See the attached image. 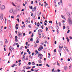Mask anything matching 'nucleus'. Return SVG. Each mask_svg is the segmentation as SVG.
<instances>
[{
  "label": "nucleus",
  "mask_w": 72,
  "mask_h": 72,
  "mask_svg": "<svg viewBox=\"0 0 72 72\" xmlns=\"http://www.w3.org/2000/svg\"><path fill=\"white\" fill-rule=\"evenodd\" d=\"M16 9L17 10H19H19H21V7L19 6H17L16 8Z\"/></svg>",
  "instance_id": "20e7f679"
},
{
  "label": "nucleus",
  "mask_w": 72,
  "mask_h": 72,
  "mask_svg": "<svg viewBox=\"0 0 72 72\" xmlns=\"http://www.w3.org/2000/svg\"><path fill=\"white\" fill-rule=\"evenodd\" d=\"M35 53L36 54H37V53H38V51H37V50H36L35 51Z\"/></svg>",
  "instance_id": "ea45409f"
},
{
  "label": "nucleus",
  "mask_w": 72,
  "mask_h": 72,
  "mask_svg": "<svg viewBox=\"0 0 72 72\" xmlns=\"http://www.w3.org/2000/svg\"><path fill=\"white\" fill-rule=\"evenodd\" d=\"M15 41H16V42H17V41H18V39H15Z\"/></svg>",
  "instance_id": "58836bf2"
},
{
  "label": "nucleus",
  "mask_w": 72,
  "mask_h": 72,
  "mask_svg": "<svg viewBox=\"0 0 72 72\" xmlns=\"http://www.w3.org/2000/svg\"><path fill=\"white\" fill-rule=\"evenodd\" d=\"M54 69H53L51 71L52 72H54Z\"/></svg>",
  "instance_id": "49530a36"
},
{
  "label": "nucleus",
  "mask_w": 72,
  "mask_h": 72,
  "mask_svg": "<svg viewBox=\"0 0 72 72\" xmlns=\"http://www.w3.org/2000/svg\"><path fill=\"white\" fill-rule=\"evenodd\" d=\"M37 29H38V28L36 27V26L35 28V30H37Z\"/></svg>",
  "instance_id": "864d4df0"
},
{
  "label": "nucleus",
  "mask_w": 72,
  "mask_h": 72,
  "mask_svg": "<svg viewBox=\"0 0 72 72\" xmlns=\"http://www.w3.org/2000/svg\"><path fill=\"white\" fill-rule=\"evenodd\" d=\"M66 28V26H63V29H65Z\"/></svg>",
  "instance_id": "c85d7f7f"
},
{
  "label": "nucleus",
  "mask_w": 72,
  "mask_h": 72,
  "mask_svg": "<svg viewBox=\"0 0 72 72\" xmlns=\"http://www.w3.org/2000/svg\"><path fill=\"white\" fill-rule=\"evenodd\" d=\"M67 40L68 41V42H69V39H67Z\"/></svg>",
  "instance_id": "8fccbe9b"
},
{
  "label": "nucleus",
  "mask_w": 72,
  "mask_h": 72,
  "mask_svg": "<svg viewBox=\"0 0 72 72\" xmlns=\"http://www.w3.org/2000/svg\"><path fill=\"white\" fill-rule=\"evenodd\" d=\"M11 18H13V19H14V16H11Z\"/></svg>",
  "instance_id": "680f3d73"
},
{
  "label": "nucleus",
  "mask_w": 72,
  "mask_h": 72,
  "mask_svg": "<svg viewBox=\"0 0 72 72\" xmlns=\"http://www.w3.org/2000/svg\"><path fill=\"white\" fill-rule=\"evenodd\" d=\"M38 50L39 51H40L41 50V49L40 48H39L38 49Z\"/></svg>",
  "instance_id": "6e6d98bb"
},
{
  "label": "nucleus",
  "mask_w": 72,
  "mask_h": 72,
  "mask_svg": "<svg viewBox=\"0 0 72 72\" xmlns=\"http://www.w3.org/2000/svg\"><path fill=\"white\" fill-rule=\"evenodd\" d=\"M11 49H12V50H13V49H14V48H13V47H11Z\"/></svg>",
  "instance_id": "603ef678"
},
{
  "label": "nucleus",
  "mask_w": 72,
  "mask_h": 72,
  "mask_svg": "<svg viewBox=\"0 0 72 72\" xmlns=\"http://www.w3.org/2000/svg\"><path fill=\"white\" fill-rule=\"evenodd\" d=\"M30 40L32 41H33V38H31Z\"/></svg>",
  "instance_id": "de8ad7c7"
},
{
  "label": "nucleus",
  "mask_w": 72,
  "mask_h": 72,
  "mask_svg": "<svg viewBox=\"0 0 72 72\" xmlns=\"http://www.w3.org/2000/svg\"><path fill=\"white\" fill-rule=\"evenodd\" d=\"M59 30H58V29H57V34H58V33H59Z\"/></svg>",
  "instance_id": "4be33fe9"
},
{
  "label": "nucleus",
  "mask_w": 72,
  "mask_h": 72,
  "mask_svg": "<svg viewBox=\"0 0 72 72\" xmlns=\"http://www.w3.org/2000/svg\"><path fill=\"white\" fill-rule=\"evenodd\" d=\"M33 19H34V20H35L36 19V18H35V16H34V17H33Z\"/></svg>",
  "instance_id": "c756f323"
},
{
  "label": "nucleus",
  "mask_w": 72,
  "mask_h": 72,
  "mask_svg": "<svg viewBox=\"0 0 72 72\" xmlns=\"http://www.w3.org/2000/svg\"><path fill=\"white\" fill-rule=\"evenodd\" d=\"M16 66V65L15 64H13L12 65V66H11L13 68L14 67V66Z\"/></svg>",
  "instance_id": "dca6fc26"
},
{
  "label": "nucleus",
  "mask_w": 72,
  "mask_h": 72,
  "mask_svg": "<svg viewBox=\"0 0 72 72\" xmlns=\"http://www.w3.org/2000/svg\"><path fill=\"white\" fill-rule=\"evenodd\" d=\"M59 48L60 50H62V49H61L62 48V47H61V46H59Z\"/></svg>",
  "instance_id": "bb28decb"
},
{
  "label": "nucleus",
  "mask_w": 72,
  "mask_h": 72,
  "mask_svg": "<svg viewBox=\"0 0 72 72\" xmlns=\"http://www.w3.org/2000/svg\"><path fill=\"white\" fill-rule=\"evenodd\" d=\"M28 27L29 28H32L31 26H30V25H29Z\"/></svg>",
  "instance_id": "c9c22d12"
},
{
  "label": "nucleus",
  "mask_w": 72,
  "mask_h": 72,
  "mask_svg": "<svg viewBox=\"0 0 72 72\" xmlns=\"http://www.w3.org/2000/svg\"><path fill=\"white\" fill-rule=\"evenodd\" d=\"M25 22L26 24H27V23H28V19H26Z\"/></svg>",
  "instance_id": "4468645a"
},
{
  "label": "nucleus",
  "mask_w": 72,
  "mask_h": 72,
  "mask_svg": "<svg viewBox=\"0 0 72 72\" xmlns=\"http://www.w3.org/2000/svg\"><path fill=\"white\" fill-rule=\"evenodd\" d=\"M68 61L69 62V61H70V59L69 58H68Z\"/></svg>",
  "instance_id": "052dcab7"
},
{
  "label": "nucleus",
  "mask_w": 72,
  "mask_h": 72,
  "mask_svg": "<svg viewBox=\"0 0 72 72\" xmlns=\"http://www.w3.org/2000/svg\"><path fill=\"white\" fill-rule=\"evenodd\" d=\"M64 48L65 49H67V47H66V46H64Z\"/></svg>",
  "instance_id": "c03bdc74"
},
{
  "label": "nucleus",
  "mask_w": 72,
  "mask_h": 72,
  "mask_svg": "<svg viewBox=\"0 0 72 72\" xmlns=\"http://www.w3.org/2000/svg\"><path fill=\"white\" fill-rule=\"evenodd\" d=\"M72 66V65H71V64L70 65V66H69V69H70V68H71V67Z\"/></svg>",
  "instance_id": "72a5a7b5"
},
{
  "label": "nucleus",
  "mask_w": 72,
  "mask_h": 72,
  "mask_svg": "<svg viewBox=\"0 0 72 72\" xmlns=\"http://www.w3.org/2000/svg\"><path fill=\"white\" fill-rule=\"evenodd\" d=\"M38 62H39L40 63H42V62L41 61V60H39L38 61Z\"/></svg>",
  "instance_id": "f3484780"
},
{
  "label": "nucleus",
  "mask_w": 72,
  "mask_h": 72,
  "mask_svg": "<svg viewBox=\"0 0 72 72\" xmlns=\"http://www.w3.org/2000/svg\"><path fill=\"white\" fill-rule=\"evenodd\" d=\"M58 24H59V26H61V23H60V22H58Z\"/></svg>",
  "instance_id": "393cba45"
},
{
  "label": "nucleus",
  "mask_w": 72,
  "mask_h": 72,
  "mask_svg": "<svg viewBox=\"0 0 72 72\" xmlns=\"http://www.w3.org/2000/svg\"><path fill=\"white\" fill-rule=\"evenodd\" d=\"M32 65H35V63L33 62L32 63Z\"/></svg>",
  "instance_id": "aec40b11"
},
{
  "label": "nucleus",
  "mask_w": 72,
  "mask_h": 72,
  "mask_svg": "<svg viewBox=\"0 0 72 72\" xmlns=\"http://www.w3.org/2000/svg\"><path fill=\"white\" fill-rule=\"evenodd\" d=\"M68 5H69V6H71V4L70 3H69Z\"/></svg>",
  "instance_id": "473e14b6"
},
{
  "label": "nucleus",
  "mask_w": 72,
  "mask_h": 72,
  "mask_svg": "<svg viewBox=\"0 0 72 72\" xmlns=\"http://www.w3.org/2000/svg\"><path fill=\"white\" fill-rule=\"evenodd\" d=\"M67 15L69 16V17H70L71 16V14L70 13H69L68 12L67 13Z\"/></svg>",
  "instance_id": "9b49d317"
},
{
  "label": "nucleus",
  "mask_w": 72,
  "mask_h": 72,
  "mask_svg": "<svg viewBox=\"0 0 72 72\" xmlns=\"http://www.w3.org/2000/svg\"><path fill=\"white\" fill-rule=\"evenodd\" d=\"M70 31V30H68V31L67 32V33H69V32Z\"/></svg>",
  "instance_id": "e433bc0d"
},
{
  "label": "nucleus",
  "mask_w": 72,
  "mask_h": 72,
  "mask_svg": "<svg viewBox=\"0 0 72 72\" xmlns=\"http://www.w3.org/2000/svg\"><path fill=\"white\" fill-rule=\"evenodd\" d=\"M46 31H48V28L47 27H46Z\"/></svg>",
  "instance_id": "412c9836"
},
{
  "label": "nucleus",
  "mask_w": 72,
  "mask_h": 72,
  "mask_svg": "<svg viewBox=\"0 0 72 72\" xmlns=\"http://www.w3.org/2000/svg\"><path fill=\"white\" fill-rule=\"evenodd\" d=\"M12 5H13L14 6H16L15 5V4H14L13 3H12Z\"/></svg>",
  "instance_id": "a18cd8bd"
},
{
  "label": "nucleus",
  "mask_w": 72,
  "mask_h": 72,
  "mask_svg": "<svg viewBox=\"0 0 72 72\" xmlns=\"http://www.w3.org/2000/svg\"><path fill=\"white\" fill-rule=\"evenodd\" d=\"M54 53H55V52H56V49H55L54 50Z\"/></svg>",
  "instance_id": "bf43d9fd"
},
{
  "label": "nucleus",
  "mask_w": 72,
  "mask_h": 72,
  "mask_svg": "<svg viewBox=\"0 0 72 72\" xmlns=\"http://www.w3.org/2000/svg\"><path fill=\"white\" fill-rule=\"evenodd\" d=\"M44 23L45 26H46V25H47V24L46 23V22H44Z\"/></svg>",
  "instance_id": "37998d69"
},
{
  "label": "nucleus",
  "mask_w": 72,
  "mask_h": 72,
  "mask_svg": "<svg viewBox=\"0 0 72 72\" xmlns=\"http://www.w3.org/2000/svg\"><path fill=\"white\" fill-rule=\"evenodd\" d=\"M38 32L39 33L42 32V30H41V29H39V30H38Z\"/></svg>",
  "instance_id": "0eeeda50"
},
{
  "label": "nucleus",
  "mask_w": 72,
  "mask_h": 72,
  "mask_svg": "<svg viewBox=\"0 0 72 72\" xmlns=\"http://www.w3.org/2000/svg\"><path fill=\"white\" fill-rule=\"evenodd\" d=\"M42 64H39V66H42Z\"/></svg>",
  "instance_id": "69168bd1"
},
{
  "label": "nucleus",
  "mask_w": 72,
  "mask_h": 72,
  "mask_svg": "<svg viewBox=\"0 0 72 72\" xmlns=\"http://www.w3.org/2000/svg\"><path fill=\"white\" fill-rule=\"evenodd\" d=\"M17 20L18 21V22H19V19H17Z\"/></svg>",
  "instance_id": "cd10ccee"
},
{
  "label": "nucleus",
  "mask_w": 72,
  "mask_h": 72,
  "mask_svg": "<svg viewBox=\"0 0 72 72\" xmlns=\"http://www.w3.org/2000/svg\"><path fill=\"white\" fill-rule=\"evenodd\" d=\"M37 40H39V38L37 37Z\"/></svg>",
  "instance_id": "774afa93"
},
{
  "label": "nucleus",
  "mask_w": 72,
  "mask_h": 72,
  "mask_svg": "<svg viewBox=\"0 0 72 72\" xmlns=\"http://www.w3.org/2000/svg\"><path fill=\"white\" fill-rule=\"evenodd\" d=\"M1 32H3V29H1Z\"/></svg>",
  "instance_id": "79ce46f5"
},
{
  "label": "nucleus",
  "mask_w": 72,
  "mask_h": 72,
  "mask_svg": "<svg viewBox=\"0 0 72 72\" xmlns=\"http://www.w3.org/2000/svg\"><path fill=\"white\" fill-rule=\"evenodd\" d=\"M28 64H29V65H31V62H28Z\"/></svg>",
  "instance_id": "13d9d810"
},
{
  "label": "nucleus",
  "mask_w": 72,
  "mask_h": 72,
  "mask_svg": "<svg viewBox=\"0 0 72 72\" xmlns=\"http://www.w3.org/2000/svg\"><path fill=\"white\" fill-rule=\"evenodd\" d=\"M27 44H28V42H26V45H27Z\"/></svg>",
  "instance_id": "5fc2aeb1"
},
{
  "label": "nucleus",
  "mask_w": 72,
  "mask_h": 72,
  "mask_svg": "<svg viewBox=\"0 0 72 72\" xmlns=\"http://www.w3.org/2000/svg\"><path fill=\"white\" fill-rule=\"evenodd\" d=\"M31 68V67L28 66L27 68H26V69H30Z\"/></svg>",
  "instance_id": "2eb2a0df"
},
{
  "label": "nucleus",
  "mask_w": 72,
  "mask_h": 72,
  "mask_svg": "<svg viewBox=\"0 0 72 72\" xmlns=\"http://www.w3.org/2000/svg\"><path fill=\"white\" fill-rule=\"evenodd\" d=\"M62 18H63V19H64V18H64V16H62Z\"/></svg>",
  "instance_id": "0e129e2a"
},
{
  "label": "nucleus",
  "mask_w": 72,
  "mask_h": 72,
  "mask_svg": "<svg viewBox=\"0 0 72 72\" xmlns=\"http://www.w3.org/2000/svg\"><path fill=\"white\" fill-rule=\"evenodd\" d=\"M5 6L4 5H2L1 6V10L4 9H5Z\"/></svg>",
  "instance_id": "7ed1b4c3"
},
{
  "label": "nucleus",
  "mask_w": 72,
  "mask_h": 72,
  "mask_svg": "<svg viewBox=\"0 0 72 72\" xmlns=\"http://www.w3.org/2000/svg\"><path fill=\"white\" fill-rule=\"evenodd\" d=\"M22 35V33H19L18 34V36L19 37H21V36Z\"/></svg>",
  "instance_id": "9d476101"
},
{
  "label": "nucleus",
  "mask_w": 72,
  "mask_h": 72,
  "mask_svg": "<svg viewBox=\"0 0 72 72\" xmlns=\"http://www.w3.org/2000/svg\"><path fill=\"white\" fill-rule=\"evenodd\" d=\"M13 12V10L12 9H10L9 10V12L10 13H12Z\"/></svg>",
  "instance_id": "39448f33"
},
{
  "label": "nucleus",
  "mask_w": 72,
  "mask_h": 72,
  "mask_svg": "<svg viewBox=\"0 0 72 72\" xmlns=\"http://www.w3.org/2000/svg\"><path fill=\"white\" fill-rule=\"evenodd\" d=\"M22 48H23V46H22L20 48V50H21Z\"/></svg>",
  "instance_id": "5701e85b"
},
{
  "label": "nucleus",
  "mask_w": 72,
  "mask_h": 72,
  "mask_svg": "<svg viewBox=\"0 0 72 72\" xmlns=\"http://www.w3.org/2000/svg\"><path fill=\"white\" fill-rule=\"evenodd\" d=\"M49 23H51V24L53 23V22L51 21H49Z\"/></svg>",
  "instance_id": "a211bd4d"
},
{
  "label": "nucleus",
  "mask_w": 72,
  "mask_h": 72,
  "mask_svg": "<svg viewBox=\"0 0 72 72\" xmlns=\"http://www.w3.org/2000/svg\"><path fill=\"white\" fill-rule=\"evenodd\" d=\"M54 3H55V4H56V0H54Z\"/></svg>",
  "instance_id": "09e8293b"
},
{
  "label": "nucleus",
  "mask_w": 72,
  "mask_h": 72,
  "mask_svg": "<svg viewBox=\"0 0 72 72\" xmlns=\"http://www.w3.org/2000/svg\"><path fill=\"white\" fill-rule=\"evenodd\" d=\"M39 26H41V24H40V23L39 22H38L37 23V26L38 27H39Z\"/></svg>",
  "instance_id": "1a4fd4ad"
},
{
  "label": "nucleus",
  "mask_w": 72,
  "mask_h": 72,
  "mask_svg": "<svg viewBox=\"0 0 72 72\" xmlns=\"http://www.w3.org/2000/svg\"><path fill=\"white\" fill-rule=\"evenodd\" d=\"M57 72H60V70H59V69H58L57 70Z\"/></svg>",
  "instance_id": "4c0bfd02"
},
{
  "label": "nucleus",
  "mask_w": 72,
  "mask_h": 72,
  "mask_svg": "<svg viewBox=\"0 0 72 72\" xmlns=\"http://www.w3.org/2000/svg\"><path fill=\"white\" fill-rule=\"evenodd\" d=\"M3 19V14L1 13L0 15V19L1 20Z\"/></svg>",
  "instance_id": "f03ea898"
},
{
  "label": "nucleus",
  "mask_w": 72,
  "mask_h": 72,
  "mask_svg": "<svg viewBox=\"0 0 72 72\" xmlns=\"http://www.w3.org/2000/svg\"><path fill=\"white\" fill-rule=\"evenodd\" d=\"M23 51H22V52L21 53V55H22L23 54Z\"/></svg>",
  "instance_id": "3c124183"
},
{
  "label": "nucleus",
  "mask_w": 72,
  "mask_h": 72,
  "mask_svg": "<svg viewBox=\"0 0 72 72\" xmlns=\"http://www.w3.org/2000/svg\"><path fill=\"white\" fill-rule=\"evenodd\" d=\"M59 64L58 63V61H57V64L58 66H59Z\"/></svg>",
  "instance_id": "a19ab883"
},
{
  "label": "nucleus",
  "mask_w": 72,
  "mask_h": 72,
  "mask_svg": "<svg viewBox=\"0 0 72 72\" xmlns=\"http://www.w3.org/2000/svg\"><path fill=\"white\" fill-rule=\"evenodd\" d=\"M66 50H67V51L68 52H69V50H68L67 49V48H66V49H65Z\"/></svg>",
  "instance_id": "7c9ffc66"
},
{
  "label": "nucleus",
  "mask_w": 72,
  "mask_h": 72,
  "mask_svg": "<svg viewBox=\"0 0 72 72\" xmlns=\"http://www.w3.org/2000/svg\"><path fill=\"white\" fill-rule=\"evenodd\" d=\"M69 38L70 39V40H72V37H71V36H69Z\"/></svg>",
  "instance_id": "2f4dec72"
},
{
  "label": "nucleus",
  "mask_w": 72,
  "mask_h": 72,
  "mask_svg": "<svg viewBox=\"0 0 72 72\" xmlns=\"http://www.w3.org/2000/svg\"><path fill=\"white\" fill-rule=\"evenodd\" d=\"M25 48L26 49H27V47L26 46H25Z\"/></svg>",
  "instance_id": "4d7b16f0"
},
{
  "label": "nucleus",
  "mask_w": 72,
  "mask_h": 72,
  "mask_svg": "<svg viewBox=\"0 0 72 72\" xmlns=\"http://www.w3.org/2000/svg\"><path fill=\"white\" fill-rule=\"evenodd\" d=\"M29 49H27V52H29Z\"/></svg>",
  "instance_id": "338daca9"
},
{
  "label": "nucleus",
  "mask_w": 72,
  "mask_h": 72,
  "mask_svg": "<svg viewBox=\"0 0 72 72\" xmlns=\"http://www.w3.org/2000/svg\"><path fill=\"white\" fill-rule=\"evenodd\" d=\"M46 66L48 67H50V66L49 65H48V64H47Z\"/></svg>",
  "instance_id": "b1692460"
},
{
  "label": "nucleus",
  "mask_w": 72,
  "mask_h": 72,
  "mask_svg": "<svg viewBox=\"0 0 72 72\" xmlns=\"http://www.w3.org/2000/svg\"><path fill=\"white\" fill-rule=\"evenodd\" d=\"M64 69L65 70H67V69H68V68L67 67V66H65L64 67Z\"/></svg>",
  "instance_id": "6e6552de"
},
{
  "label": "nucleus",
  "mask_w": 72,
  "mask_h": 72,
  "mask_svg": "<svg viewBox=\"0 0 72 72\" xmlns=\"http://www.w3.org/2000/svg\"><path fill=\"white\" fill-rule=\"evenodd\" d=\"M25 35H26V34H25V33H24L23 34V35L24 36H25Z\"/></svg>",
  "instance_id": "e2e57ef3"
},
{
  "label": "nucleus",
  "mask_w": 72,
  "mask_h": 72,
  "mask_svg": "<svg viewBox=\"0 0 72 72\" xmlns=\"http://www.w3.org/2000/svg\"><path fill=\"white\" fill-rule=\"evenodd\" d=\"M38 57H43V55L42 54L40 53L38 55Z\"/></svg>",
  "instance_id": "423d86ee"
},
{
  "label": "nucleus",
  "mask_w": 72,
  "mask_h": 72,
  "mask_svg": "<svg viewBox=\"0 0 72 72\" xmlns=\"http://www.w3.org/2000/svg\"><path fill=\"white\" fill-rule=\"evenodd\" d=\"M36 43H39V40H37L36 41Z\"/></svg>",
  "instance_id": "f704fd0d"
},
{
  "label": "nucleus",
  "mask_w": 72,
  "mask_h": 72,
  "mask_svg": "<svg viewBox=\"0 0 72 72\" xmlns=\"http://www.w3.org/2000/svg\"><path fill=\"white\" fill-rule=\"evenodd\" d=\"M15 28H16V30H18V27L15 26Z\"/></svg>",
  "instance_id": "a878e982"
},
{
  "label": "nucleus",
  "mask_w": 72,
  "mask_h": 72,
  "mask_svg": "<svg viewBox=\"0 0 72 72\" xmlns=\"http://www.w3.org/2000/svg\"><path fill=\"white\" fill-rule=\"evenodd\" d=\"M68 21L69 24V26H72V20L71 19V18H69L68 19Z\"/></svg>",
  "instance_id": "f257e3e1"
},
{
  "label": "nucleus",
  "mask_w": 72,
  "mask_h": 72,
  "mask_svg": "<svg viewBox=\"0 0 72 72\" xmlns=\"http://www.w3.org/2000/svg\"><path fill=\"white\" fill-rule=\"evenodd\" d=\"M5 41L6 44H7V43H8V40H7V39H5Z\"/></svg>",
  "instance_id": "ddd939ff"
},
{
  "label": "nucleus",
  "mask_w": 72,
  "mask_h": 72,
  "mask_svg": "<svg viewBox=\"0 0 72 72\" xmlns=\"http://www.w3.org/2000/svg\"><path fill=\"white\" fill-rule=\"evenodd\" d=\"M25 58V56H24V55H23V57H22V60H23V61H24V59H25V58Z\"/></svg>",
  "instance_id": "f8f14e48"
},
{
  "label": "nucleus",
  "mask_w": 72,
  "mask_h": 72,
  "mask_svg": "<svg viewBox=\"0 0 72 72\" xmlns=\"http://www.w3.org/2000/svg\"><path fill=\"white\" fill-rule=\"evenodd\" d=\"M56 28L57 30H58L59 29V27H58V26H56Z\"/></svg>",
  "instance_id": "6ab92c4d"
}]
</instances>
